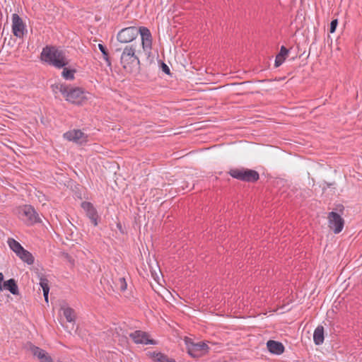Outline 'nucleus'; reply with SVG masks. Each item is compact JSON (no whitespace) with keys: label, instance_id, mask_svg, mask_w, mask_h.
Instances as JSON below:
<instances>
[{"label":"nucleus","instance_id":"1","mask_svg":"<svg viewBox=\"0 0 362 362\" xmlns=\"http://www.w3.org/2000/svg\"><path fill=\"white\" fill-rule=\"evenodd\" d=\"M133 45L126 46L121 55L120 62L126 72L136 74L140 70V62L135 54Z\"/></svg>","mask_w":362,"mask_h":362},{"label":"nucleus","instance_id":"2","mask_svg":"<svg viewBox=\"0 0 362 362\" xmlns=\"http://www.w3.org/2000/svg\"><path fill=\"white\" fill-rule=\"evenodd\" d=\"M41 59L57 68L64 67L69 64L64 53L54 47H45L41 53Z\"/></svg>","mask_w":362,"mask_h":362},{"label":"nucleus","instance_id":"3","mask_svg":"<svg viewBox=\"0 0 362 362\" xmlns=\"http://www.w3.org/2000/svg\"><path fill=\"white\" fill-rule=\"evenodd\" d=\"M229 174L234 178L245 181V182H255L259 179V174L257 171L245 169V168H235L231 169Z\"/></svg>","mask_w":362,"mask_h":362},{"label":"nucleus","instance_id":"4","mask_svg":"<svg viewBox=\"0 0 362 362\" xmlns=\"http://www.w3.org/2000/svg\"><path fill=\"white\" fill-rule=\"evenodd\" d=\"M18 214L21 219L31 224L41 221L34 208L30 205L20 207L18 209Z\"/></svg>","mask_w":362,"mask_h":362},{"label":"nucleus","instance_id":"5","mask_svg":"<svg viewBox=\"0 0 362 362\" xmlns=\"http://www.w3.org/2000/svg\"><path fill=\"white\" fill-rule=\"evenodd\" d=\"M209 347L204 342L187 344V352L193 358H199L208 353Z\"/></svg>","mask_w":362,"mask_h":362},{"label":"nucleus","instance_id":"6","mask_svg":"<svg viewBox=\"0 0 362 362\" xmlns=\"http://www.w3.org/2000/svg\"><path fill=\"white\" fill-rule=\"evenodd\" d=\"M139 31L136 27H129L122 29L117 35V40L122 43H127L134 40Z\"/></svg>","mask_w":362,"mask_h":362},{"label":"nucleus","instance_id":"7","mask_svg":"<svg viewBox=\"0 0 362 362\" xmlns=\"http://www.w3.org/2000/svg\"><path fill=\"white\" fill-rule=\"evenodd\" d=\"M25 348L34 356L37 357L40 362H52V358L45 350L35 346L33 344L30 342L27 343L25 346Z\"/></svg>","mask_w":362,"mask_h":362},{"label":"nucleus","instance_id":"8","mask_svg":"<svg viewBox=\"0 0 362 362\" xmlns=\"http://www.w3.org/2000/svg\"><path fill=\"white\" fill-rule=\"evenodd\" d=\"M329 227L333 230L334 233H340L344 227V221L340 215L332 211L328 215Z\"/></svg>","mask_w":362,"mask_h":362},{"label":"nucleus","instance_id":"9","mask_svg":"<svg viewBox=\"0 0 362 362\" xmlns=\"http://www.w3.org/2000/svg\"><path fill=\"white\" fill-rule=\"evenodd\" d=\"M64 138L77 144H83L87 142L88 136L79 129H73L64 133Z\"/></svg>","mask_w":362,"mask_h":362},{"label":"nucleus","instance_id":"10","mask_svg":"<svg viewBox=\"0 0 362 362\" xmlns=\"http://www.w3.org/2000/svg\"><path fill=\"white\" fill-rule=\"evenodd\" d=\"M12 30L13 35L17 37H23L26 31L25 26L22 19L16 13L12 16Z\"/></svg>","mask_w":362,"mask_h":362},{"label":"nucleus","instance_id":"11","mask_svg":"<svg viewBox=\"0 0 362 362\" xmlns=\"http://www.w3.org/2000/svg\"><path fill=\"white\" fill-rule=\"evenodd\" d=\"M83 93L78 88H68L65 93L66 100L70 103L79 104L83 98Z\"/></svg>","mask_w":362,"mask_h":362},{"label":"nucleus","instance_id":"12","mask_svg":"<svg viewBox=\"0 0 362 362\" xmlns=\"http://www.w3.org/2000/svg\"><path fill=\"white\" fill-rule=\"evenodd\" d=\"M141 37V44L144 51H148L151 48V35L149 30L144 27L138 28Z\"/></svg>","mask_w":362,"mask_h":362},{"label":"nucleus","instance_id":"13","mask_svg":"<svg viewBox=\"0 0 362 362\" xmlns=\"http://www.w3.org/2000/svg\"><path fill=\"white\" fill-rule=\"evenodd\" d=\"M129 337L134 340V341L136 344H155L156 342L149 339L148 335L146 332L142 331H136L134 332L130 333Z\"/></svg>","mask_w":362,"mask_h":362},{"label":"nucleus","instance_id":"14","mask_svg":"<svg viewBox=\"0 0 362 362\" xmlns=\"http://www.w3.org/2000/svg\"><path fill=\"white\" fill-rule=\"evenodd\" d=\"M81 206L86 211L87 216L91 220L93 223L97 226L98 214L93 206L90 202H84L81 204Z\"/></svg>","mask_w":362,"mask_h":362},{"label":"nucleus","instance_id":"15","mask_svg":"<svg viewBox=\"0 0 362 362\" xmlns=\"http://www.w3.org/2000/svg\"><path fill=\"white\" fill-rule=\"evenodd\" d=\"M267 347L269 352L276 355H280L284 351V346L282 343L274 340H269L267 342Z\"/></svg>","mask_w":362,"mask_h":362},{"label":"nucleus","instance_id":"16","mask_svg":"<svg viewBox=\"0 0 362 362\" xmlns=\"http://www.w3.org/2000/svg\"><path fill=\"white\" fill-rule=\"evenodd\" d=\"M2 286L3 289L8 290L13 295L18 294V288L13 279L4 281Z\"/></svg>","mask_w":362,"mask_h":362},{"label":"nucleus","instance_id":"17","mask_svg":"<svg viewBox=\"0 0 362 362\" xmlns=\"http://www.w3.org/2000/svg\"><path fill=\"white\" fill-rule=\"evenodd\" d=\"M313 340L316 345H320L324 341V327L318 326L313 334Z\"/></svg>","mask_w":362,"mask_h":362},{"label":"nucleus","instance_id":"18","mask_svg":"<svg viewBox=\"0 0 362 362\" xmlns=\"http://www.w3.org/2000/svg\"><path fill=\"white\" fill-rule=\"evenodd\" d=\"M288 49H286L284 46H282L280 49V52L277 54L275 59V66L278 67L282 64L284 61L286 59V57L288 55Z\"/></svg>","mask_w":362,"mask_h":362},{"label":"nucleus","instance_id":"19","mask_svg":"<svg viewBox=\"0 0 362 362\" xmlns=\"http://www.w3.org/2000/svg\"><path fill=\"white\" fill-rule=\"evenodd\" d=\"M18 256L25 262L28 264H32L34 262V257L33 255L28 250L23 249Z\"/></svg>","mask_w":362,"mask_h":362},{"label":"nucleus","instance_id":"20","mask_svg":"<svg viewBox=\"0 0 362 362\" xmlns=\"http://www.w3.org/2000/svg\"><path fill=\"white\" fill-rule=\"evenodd\" d=\"M63 313L66 320L69 322H74L76 319V315L74 310L69 307H62Z\"/></svg>","mask_w":362,"mask_h":362},{"label":"nucleus","instance_id":"21","mask_svg":"<svg viewBox=\"0 0 362 362\" xmlns=\"http://www.w3.org/2000/svg\"><path fill=\"white\" fill-rule=\"evenodd\" d=\"M8 245L9 247L18 255L24 248L21 244L13 238H8Z\"/></svg>","mask_w":362,"mask_h":362},{"label":"nucleus","instance_id":"22","mask_svg":"<svg viewBox=\"0 0 362 362\" xmlns=\"http://www.w3.org/2000/svg\"><path fill=\"white\" fill-rule=\"evenodd\" d=\"M40 285L42 288L45 300L48 303V295L49 287L48 285V280L44 277H40Z\"/></svg>","mask_w":362,"mask_h":362},{"label":"nucleus","instance_id":"23","mask_svg":"<svg viewBox=\"0 0 362 362\" xmlns=\"http://www.w3.org/2000/svg\"><path fill=\"white\" fill-rule=\"evenodd\" d=\"M53 93L57 95L58 93H61L64 96L67 89V86L61 83L53 84L51 86Z\"/></svg>","mask_w":362,"mask_h":362},{"label":"nucleus","instance_id":"24","mask_svg":"<svg viewBox=\"0 0 362 362\" xmlns=\"http://www.w3.org/2000/svg\"><path fill=\"white\" fill-rule=\"evenodd\" d=\"M153 360L156 362H171L168 357L162 353H154L153 355Z\"/></svg>","mask_w":362,"mask_h":362},{"label":"nucleus","instance_id":"25","mask_svg":"<svg viewBox=\"0 0 362 362\" xmlns=\"http://www.w3.org/2000/svg\"><path fill=\"white\" fill-rule=\"evenodd\" d=\"M74 70H70V69H68L66 68H64L62 74V76L65 78V79H67V80H71L74 78Z\"/></svg>","mask_w":362,"mask_h":362},{"label":"nucleus","instance_id":"26","mask_svg":"<svg viewBox=\"0 0 362 362\" xmlns=\"http://www.w3.org/2000/svg\"><path fill=\"white\" fill-rule=\"evenodd\" d=\"M98 48L103 53L105 60L107 62L108 65L110 66V62L109 60L108 52H107L106 48L102 44L98 45Z\"/></svg>","mask_w":362,"mask_h":362},{"label":"nucleus","instance_id":"27","mask_svg":"<svg viewBox=\"0 0 362 362\" xmlns=\"http://www.w3.org/2000/svg\"><path fill=\"white\" fill-rule=\"evenodd\" d=\"M117 286H118L119 287V289L121 291H125L127 288V286L125 279L124 277H120L118 279Z\"/></svg>","mask_w":362,"mask_h":362},{"label":"nucleus","instance_id":"28","mask_svg":"<svg viewBox=\"0 0 362 362\" xmlns=\"http://www.w3.org/2000/svg\"><path fill=\"white\" fill-rule=\"evenodd\" d=\"M338 25V21L337 19H334V20H332L331 23H330V29H329V31L331 33H334L336 28H337V26Z\"/></svg>","mask_w":362,"mask_h":362},{"label":"nucleus","instance_id":"29","mask_svg":"<svg viewBox=\"0 0 362 362\" xmlns=\"http://www.w3.org/2000/svg\"><path fill=\"white\" fill-rule=\"evenodd\" d=\"M161 69L163 72H165L167 74H170V73L168 66L163 62L161 63Z\"/></svg>","mask_w":362,"mask_h":362},{"label":"nucleus","instance_id":"30","mask_svg":"<svg viewBox=\"0 0 362 362\" xmlns=\"http://www.w3.org/2000/svg\"><path fill=\"white\" fill-rule=\"evenodd\" d=\"M3 281H4V275L2 273H0V292L3 291Z\"/></svg>","mask_w":362,"mask_h":362}]
</instances>
